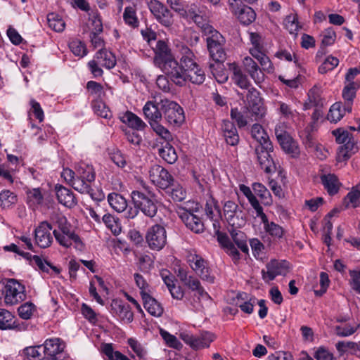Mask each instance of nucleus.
I'll list each match as a JSON object with an SVG mask.
<instances>
[{"instance_id": "obj_16", "label": "nucleus", "mask_w": 360, "mask_h": 360, "mask_svg": "<svg viewBox=\"0 0 360 360\" xmlns=\"http://www.w3.org/2000/svg\"><path fill=\"white\" fill-rule=\"evenodd\" d=\"M149 178L154 185L161 189L168 188L174 182V178L169 172L159 165L150 167Z\"/></svg>"}, {"instance_id": "obj_40", "label": "nucleus", "mask_w": 360, "mask_h": 360, "mask_svg": "<svg viewBox=\"0 0 360 360\" xmlns=\"http://www.w3.org/2000/svg\"><path fill=\"white\" fill-rule=\"evenodd\" d=\"M181 54L180 66H183L184 69H189L198 65L194 60L195 56L188 47L182 46L181 49Z\"/></svg>"}, {"instance_id": "obj_63", "label": "nucleus", "mask_w": 360, "mask_h": 360, "mask_svg": "<svg viewBox=\"0 0 360 360\" xmlns=\"http://www.w3.org/2000/svg\"><path fill=\"white\" fill-rule=\"evenodd\" d=\"M128 344L139 357H146L147 352L137 340L133 338H129L128 340Z\"/></svg>"}, {"instance_id": "obj_20", "label": "nucleus", "mask_w": 360, "mask_h": 360, "mask_svg": "<svg viewBox=\"0 0 360 360\" xmlns=\"http://www.w3.org/2000/svg\"><path fill=\"white\" fill-rule=\"evenodd\" d=\"M110 311L127 323H131L133 321L134 314L129 304L120 300H112L110 306Z\"/></svg>"}, {"instance_id": "obj_34", "label": "nucleus", "mask_w": 360, "mask_h": 360, "mask_svg": "<svg viewBox=\"0 0 360 360\" xmlns=\"http://www.w3.org/2000/svg\"><path fill=\"white\" fill-rule=\"evenodd\" d=\"M233 79L234 83L241 89H250L251 83L248 76L244 74L240 68L235 64H232Z\"/></svg>"}, {"instance_id": "obj_43", "label": "nucleus", "mask_w": 360, "mask_h": 360, "mask_svg": "<svg viewBox=\"0 0 360 360\" xmlns=\"http://www.w3.org/2000/svg\"><path fill=\"white\" fill-rule=\"evenodd\" d=\"M193 291H195L198 294V299H202L203 300L210 302L212 298L210 295L205 290L203 287L201 285L200 281L194 277L188 285L186 286Z\"/></svg>"}, {"instance_id": "obj_48", "label": "nucleus", "mask_w": 360, "mask_h": 360, "mask_svg": "<svg viewBox=\"0 0 360 360\" xmlns=\"http://www.w3.org/2000/svg\"><path fill=\"white\" fill-rule=\"evenodd\" d=\"M35 311L36 306L30 302H25L18 308V316L24 320L31 319Z\"/></svg>"}, {"instance_id": "obj_51", "label": "nucleus", "mask_w": 360, "mask_h": 360, "mask_svg": "<svg viewBox=\"0 0 360 360\" xmlns=\"http://www.w3.org/2000/svg\"><path fill=\"white\" fill-rule=\"evenodd\" d=\"M160 334L168 347L176 349H181L182 348V344L174 335L163 329H160Z\"/></svg>"}, {"instance_id": "obj_11", "label": "nucleus", "mask_w": 360, "mask_h": 360, "mask_svg": "<svg viewBox=\"0 0 360 360\" xmlns=\"http://www.w3.org/2000/svg\"><path fill=\"white\" fill-rule=\"evenodd\" d=\"M146 240L151 250H161L167 244V231L165 228L160 224H155L150 226L146 232Z\"/></svg>"}, {"instance_id": "obj_4", "label": "nucleus", "mask_w": 360, "mask_h": 360, "mask_svg": "<svg viewBox=\"0 0 360 360\" xmlns=\"http://www.w3.org/2000/svg\"><path fill=\"white\" fill-rule=\"evenodd\" d=\"M252 137L257 138V145L255 147V153L261 169L266 174L274 172L276 165L271 155L273 152V145L269 136Z\"/></svg>"}, {"instance_id": "obj_29", "label": "nucleus", "mask_w": 360, "mask_h": 360, "mask_svg": "<svg viewBox=\"0 0 360 360\" xmlns=\"http://www.w3.org/2000/svg\"><path fill=\"white\" fill-rule=\"evenodd\" d=\"M154 96V101H147L143 108V114L148 122L155 120H162V110L160 105L155 102V97Z\"/></svg>"}, {"instance_id": "obj_38", "label": "nucleus", "mask_w": 360, "mask_h": 360, "mask_svg": "<svg viewBox=\"0 0 360 360\" xmlns=\"http://www.w3.org/2000/svg\"><path fill=\"white\" fill-rule=\"evenodd\" d=\"M220 245L226 250V253L231 257L235 264L238 263L240 260V252L232 243L229 237H222L219 238Z\"/></svg>"}, {"instance_id": "obj_50", "label": "nucleus", "mask_w": 360, "mask_h": 360, "mask_svg": "<svg viewBox=\"0 0 360 360\" xmlns=\"http://www.w3.org/2000/svg\"><path fill=\"white\" fill-rule=\"evenodd\" d=\"M205 9V7L204 6L193 4L187 9L184 8L181 16L187 20H192L198 14L204 13Z\"/></svg>"}, {"instance_id": "obj_12", "label": "nucleus", "mask_w": 360, "mask_h": 360, "mask_svg": "<svg viewBox=\"0 0 360 360\" xmlns=\"http://www.w3.org/2000/svg\"><path fill=\"white\" fill-rule=\"evenodd\" d=\"M148 8L156 20L165 27H170L174 22L171 11L158 0H146Z\"/></svg>"}, {"instance_id": "obj_19", "label": "nucleus", "mask_w": 360, "mask_h": 360, "mask_svg": "<svg viewBox=\"0 0 360 360\" xmlns=\"http://www.w3.org/2000/svg\"><path fill=\"white\" fill-rule=\"evenodd\" d=\"M289 262L285 260L271 259L266 265V271L262 270L264 280L273 281L277 276H285L289 270Z\"/></svg>"}, {"instance_id": "obj_33", "label": "nucleus", "mask_w": 360, "mask_h": 360, "mask_svg": "<svg viewBox=\"0 0 360 360\" xmlns=\"http://www.w3.org/2000/svg\"><path fill=\"white\" fill-rule=\"evenodd\" d=\"M108 202L110 207L117 212H124L127 208V200L120 193H110L108 195Z\"/></svg>"}, {"instance_id": "obj_30", "label": "nucleus", "mask_w": 360, "mask_h": 360, "mask_svg": "<svg viewBox=\"0 0 360 360\" xmlns=\"http://www.w3.org/2000/svg\"><path fill=\"white\" fill-rule=\"evenodd\" d=\"M321 181L329 195L336 194L341 186L338 177L333 174H321Z\"/></svg>"}, {"instance_id": "obj_55", "label": "nucleus", "mask_w": 360, "mask_h": 360, "mask_svg": "<svg viewBox=\"0 0 360 360\" xmlns=\"http://www.w3.org/2000/svg\"><path fill=\"white\" fill-rule=\"evenodd\" d=\"M339 60L333 56H328L324 62L319 66V72L321 74H325L328 71L333 70L338 65Z\"/></svg>"}, {"instance_id": "obj_7", "label": "nucleus", "mask_w": 360, "mask_h": 360, "mask_svg": "<svg viewBox=\"0 0 360 360\" xmlns=\"http://www.w3.org/2000/svg\"><path fill=\"white\" fill-rule=\"evenodd\" d=\"M174 70L177 72V76L168 77L177 86H183L187 81L197 85L202 84L205 82V74L198 65L189 69H184L183 66L179 65V68H174Z\"/></svg>"}, {"instance_id": "obj_36", "label": "nucleus", "mask_w": 360, "mask_h": 360, "mask_svg": "<svg viewBox=\"0 0 360 360\" xmlns=\"http://www.w3.org/2000/svg\"><path fill=\"white\" fill-rule=\"evenodd\" d=\"M160 156L167 163L174 164L178 159L175 148L166 141L165 146L158 149Z\"/></svg>"}, {"instance_id": "obj_13", "label": "nucleus", "mask_w": 360, "mask_h": 360, "mask_svg": "<svg viewBox=\"0 0 360 360\" xmlns=\"http://www.w3.org/2000/svg\"><path fill=\"white\" fill-rule=\"evenodd\" d=\"M224 216L228 224L233 227L243 226L245 221L243 218V212L241 207L233 200H227L224 203Z\"/></svg>"}, {"instance_id": "obj_41", "label": "nucleus", "mask_w": 360, "mask_h": 360, "mask_svg": "<svg viewBox=\"0 0 360 360\" xmlns=\"http://www.w3.org/2000/svg\"><path fill=\"white\" fill-rule=\"evenodd\" d=\"M252 189L256 195H257L262 203L265 205H270L272 203V198L269 191L261 183H254Z\"/></svg>"}, {"instance_id": "obj_45", "label": "nucleus", "mask_w": 360, "mask_h": 360, "mask_svg": "<svg viewBox=\"0 0 360 360\" xmlns=\"http://www.w3.org/2000/svg\"><path fill=\"white\" fill-rule=\"evenodd\" d=\"M191 20L195 23L205 35L215 30L212 25L209 24L207 18L205 16V12L198 14Z\"/></svg>"}, {"instance_id": "obj_23", "label": "nucleus", "mask_w": 360, "mask_h": 360, "mask_svg": "<svg viewBox=\"0 0 360 360\" xmlns=\"http://www.w3.org/2000/svg\"><path fill=\"white\" fill-rule=\"evenodd\" d=\"M119 119L122 123L134 130L142 131L147 127L146 124L139 116L129 110L120 113Z\"/></svg>"}, {"instance_id": "obj_17", "label": "nucleus", "mask_w": 360, "mask_h": 360, "mask_svg": "<svg viewBox=\"0 0 360 360\" xmlns=\"http://www.w3.org/2000/svg\"><path fill=\"white\" fill-rule=\"evenodd\" d=\"M240 0H229L230 9L237 16L238 20L245 25L253 22L256 18L255 11L246 5H238Z\"/></svg>"}, {"instance_id": "obj_53", "label": "nucleus", "mask_w": 360, "mask_h": 360, "mask_svg": "<svg viewBox=\"0 0 360 360\" xmlns=\"http://www.w3.org/2000/svg\"><path fill=\"white\" fill-rule=\"evenodd\" d=\"M343 115L342 103H335L330 107L327 118L330 122H337L342 118Z\"/></svg>"}, {"instance_id": "obj_22", "label": "nucleus", "mask_w": 360, "mask_h": 360, "mask_svg": "<svg viewBox=\"0 0 360 360\" xmlns=\"http://www.w3.org/2000/svg\"><path fill=\"white\" fill-rule=\"evenodd\" d=\"M180 218L187 228L192 231L199 233L204 231V224L200 218L193 213L183 209L179 214Z\"/></svg>"}, {"instance_id": "obj_8", "label": "nucleus", "mask_w": 360, "mask_h": 360, "mask_svg": "<svg viewBox=\"0 0 360 360\" xmlns=\"http://www.w3.org/2000/svg\"><path fill=\"white\" fill-rule=\"evenodd\" d=\"M6 306L16 305L26 299L25 287L14 278L8 279L3 289Z\"/></svg>"}, {"instance_id": "obj_21", "label": "nucleus", "mask_w": 360, "mask_h": 360, "mask_svg": "<svg viewBox=\"0 0 360 360\" xmlns=\"http://www.w3.org/2000/svg\"><path fill=\"white\" fill-rule=\"evenodd\" d=\"M243 64L245 71L254 80L255 84H259L264 81L265 75L262 70L251 57H245L243 60Z\"/></svg>"}, {"instance_id": "obj_52", "label": "nucleus", "mask_w": 360, "mask_h": 360, "mask_svg": "<svg viewBox=\"0 0 360 360\" xmlns=\"http://www.w3.org/2000/svg\"><path fill=\"white\" fill-rule=\"evenodd\" d=\"M15 316L8 310L0 308V329L8 330Z\"/></svg>"}, {"instance_id": "obj_26", "label": "nucleus", "mask_w": 360, "mask_h": 360, "mask_svg": "<svg viewBox=\"0 0 360 360\" xmlns=\"http://www.w3.org/2000/svg\"><path fill=\"white\" fill-rule=\"evenodd\" d=\"M140 293L146 310L154 316H160L163 313V308L161 304L155 299L152 297L148 292L144 291Z\"/></svg>"}, {"instance_id": "obj_28", "label": "nucleus", "mask_w": 360, "mask_h": 360, "mask_svg": "<svg viewBox=\"0 0 360 360\" xmlns=\"http://www.w3.org/2000/svg\"><path fill=\"white\" fill-rule=\"evenodd\" d=\"M94 58L101 66L109 70L113 68L116 65L115 56L105 49H100L95 54Z\"/></svg>"}, {"instance_id": "obj_57", "label": "nucleus", "mask_w": 360, "mask_h": 360, "mask_svg": "<svg viewBox=\"0 0 360 360\" xmlns=\"http://www.w3.org/2000/svg\"><path fill=\"white\" fill-rule=\"evenodd\" d=\"M172 188L169 191L172 198L175 202H181L186 198V193L183 187L179 184H172Z\"/></svg>"}, {"instance_id": "obj_60", "label": "nucleus", "mask_w": 360, "mask_h": 360, "mask_svg": "<svg viewBox=\"0 0 360 360\" xmlns=\"http://www.w3.org/2000/svg\"><path fill=\"white\" fill-rule=\"evenodd\" d=\"M89 20L91 22V26L93 27L91 32L101 33L103 28L101 19L98 12H94L89 14Z\"/></svg>"}, {"instance_id": "obj_61", "label": "nucleus", "mask_w": 360, "mask_h": 360, "mask_svg": "<svg viewBox=\"0 0 360 360\" xmlns=\"http://www.w3.org/2000/svg\"><path fill=\"white\" fill-rule=\"evenodd\" d=\"M214 210H217L218 212H220L219 207L217 205V201L212 196H210L206 201L205 207V214L210 219L213 218Z\"/></svg>"}, {"instance_id": "obj_58", "label": "nucleus", "mask_w": 360, "mask_h": 360, "mask_svg": "<svg viewBox=\"0 0 360 360\" xmlns=\"http://www.w3.org/2000/svg\"><path fill=\"white\" fill-rule=\"evenodd\" d=\"M308 97L309 102L316 107L323 106V102L321 97L319 88L316 86L311 88L308 93Z\"/></svg>"}, {"instance_id": "obj_59", "label": "nucleus", "mask_w": 360, "mask_h": 360, "mask_svg": "<svg viewBox=\"0 0 360 360\" xmlns=\"http://www.w3.org/2000/svg\"><path fill=\"white\" fill-rule=\"evenodd\" d=\"M321 44L323 46H328L333 44L336 39V34L333 28L326 29L321 34Z\"/></svg>"}, {"instance_id": "obj_42", "label": "nucleus", "mask_w": 360, "mask_h": 360, "mask_svg": "<svg viewBox=\"0 0 360 360\" xmlns=\"http://www.w3.org/2000/svg\"><path fill=\"white\" fill-rule=\"evenodd\" d=\"M103 353L108 357V360H130L127 356L119 351H114L112 345L105 343L101 345Z\"/></svg>"}, {"instance_id": "obj_39", "label": "nucleus", "mask_w": 360, "mask_h": 360, "mask_svg": "<svg viewBox=\"0 0 360 360\" xmlns=\"http://www.w3.org/2000/svg\"><path fill=\"white\" fill-rule=\"evenodd\" d=\"M123 20L126 25L135 29L139 26V20L136 15L135 6H127L123 13Z\"/></svg>"}, {"instance_id": "obj_49", "label": "nucleus", "mask_w": 360, "mask_h": 360, "mask_svg": "<svg viewBox=\"0 0 360 360\" xmlns=\"http://www.w3.org/2000/svg\"><path fill=\"white\" fill-rule=\"evenodd\" d=\"M69 47L72 53L78 57L82 58L87 54V49L84 42L75 39L69 43Z\"/></svg>"}, {"instance_id": "obj_9", "label": "nucleus", "mask_w": 360, "mask_h": 360, "mask_svg": "<svg viewBox=\"0 0 360 360\" xmlns=\"http://www.w3.org/2000/svg\"><path fill=\"white\" fill-rule=\"evenodd\" d=\"M207 46L210 58L216 63H222L226 57L224 50L225 39L217 30L206 34Z\"/></svg>"}, {"instance_id": "obj_54", "label": "nucleus", "mask_w": 360, "mask_h": 360, "mask_svg": "<svg viewBox=\"0 0 360 360\" xmlns=\"http://www.w3.org/2000/svg\"><path fill=\"white\" fill-rule=\"evenodd\" d=\"M86 89L91 95L98 98H101L105 95L103 86L95 81H89L86 84Z\"/></svg>"}, {"instance_id": "obj_62", "label": "nucleus", "mask_w": 360, "mask_h": 360, "mask_svg": "<svg viewBox=\"0 0 360 360\" xmlns=\"http://www.w3.org/2000/svg\"><path fill=\"white\" fill-rule=\"evenodd\" d=\"M81 311L82 315L90 323H95L97 322V314L96 312L85 303H83L81 307Z\"/></svg>"}, {"instance_id": "obj_46", "label": "nucleus", "mask_w": 360, "mask_h": 360, "mask_svg": "<svg viewBox=\"0 0 360 360\" xmlns=\"http://www.w3.org/2000/svg\"><path fill=\"white\" fill-rule=\"evenodd\" d=\"M47 22L49 27L56 32H62L65 29V23L64 20L56 13L48 14Z\"/></svg>"}, {"instance_id": "obj_27", "label": "nucleus", "mask_w": 360, "mask_h": 360, "mask_svg": "<svg viewBox=\"0 0 360 360\" xmlns=\"http://www.w3.org/2000/svg\"><path fill=\"white\" fill-rule=\"evenodd\" d=\"M281 148L292 157L297 156L300 154L299 144L292 136H276Z\"/></svg>"}, {"instance_id": "obj_24", "label": "nucleus", "mask_w": 360, "mask_h": 360, "mask_svg": "<svg viewBox=\"0 0 360 360\" xmlns=\"http://www.w3.org/2000/svg\"><path fill=\"white\" fill-rule=\"evenodd\" d=\"M360 88V82L346 84L342 89V98L344 99L343 110L350 112L354 98L356 96L357 89Z\"/></svg>"}, {"instance_id": "obj_64", "label": "nucleus", "mask_w": 360, "mask_h": 360, "mask_svg": "<svg viewBox=\"0 0 360 360\" xmlns=\"http://www.w3.org/2000/svg\"><path fill=\"white\" fill-rule=\"evenodd\" d=\"M314 357L316 360H333V354L324 347H319L315 352Z\"/></svg>"}, {"instance_id": "obj_25", "label": "nucleus", "mask_w": 360, "mask_h": 360, "mask_svg": "<svg viewBox=\"0 0 360 360\" xmlns=\"http://www.w3.org/2000/svg\"><path fill=\"white\" fill-rule=\"evenodd\" d=\"M55 190L57 199L60 204L68 207H73L77 205V199L70 189L62 185H56Z\"/></svg>"}, {"instance_id": "obj_37", "label": "nucleus", "mask_w": 360, "mask_h": 360, "mask_svg": "<svg viewBox=\"0 0 360 360\" xmlns=\"http://www.w3.org/2000/svg\"><path fill=\"white\" fill-rule=\"evenodd\" d=\"M214 338V334L210 332H203L198 336H194L192 349L198 350L208 347Z\"/></svg>"}, {"instance_id": "obj_6", "label": "nucleus", "mask_w": 360, "mask_h": 360, "mask_svg": "<svg viewBox=\"0 0 360 360\" xmlns=\"http://www.w3.org/2000/svg\"><path fill=\"white\" fill-rule=\"evenodd\" d=\"M155 102L160 105L167 122L174 127H179L185 120L183 108L176 102L162 96H156Z\"/></svg>"}, {"instance_id": "obj_1", "label": "nucleus", "mask_w": 360, "mask_h": 360, "mask_svg": "<svg viewBox=\"0 0 360 360\" xmlns=\"http://www.w3.org/2000/svg\"><path fill=\"white\" fill-rule=\"evenodd\" d=\"M52 219L57 228L53 231V234L60 245L68 248L75 243L76 248L83 247L80 237L72 229L71 224L65 216L56 214Z\"/></svg>"}, {"instance_id": "obj_56", "label": "nucleus", "mask_w": 360, "mask_h": 360, "mask_svg": "<svg viewBox=\"0 0 360 360\" xmlns=\"http://www.w3.org/2000/svg\"><path fill=\"white\" fill-rule=\"evenodd\" d=\"M230 116L236 122L239 128L245 127L248 124L247 117L245 116L243 112L238 110L237 108H231Z\"/></svg>"}, {"instance_id": "obj_10", "label": "nucleus", "mask_w": 360, "mask_h": 360, "mask_svg": "<svg viewBox=\"0 0 360 360\" xmlns=\"http://www.w3.org/2000/svg\"><path fill=\"white\" fill-rule=\"evenodd\" d=\"M246 112L255 116V119L259 120L262 118L266 113V108L264 105L263 100L260 97V93L255 88L251 87L248 89L246 94L245 100Z\"/></svg>"}, {"instance_id": "obj_2", "label": "nucleus", "mask_w": 360, "mask_h": 360, "mask_svg": "<svg viewBox=\"0 0 360 360\" xmlns=\"http://www.w3.org/2000/svg\"><path fill=\"white\" fill-rule=\"evenodd\" d=\"M132 203L140 210V212L146 217L152 219L158 213V210L161 205L157 195L144 188L143 190H134L131 193Z\"/></svg>"}, {"instance_id": "obj_35", "label": "nucleus", "mask_w": 360, "mask_h": 360, "mask_svg": "<svg viewBox=\"0 0 360 360\" xmlns=\"http://www.w3.org/2000/svg\"><path fill=\"white\" fill-rule=\"evenodd\" d=\"M27 203L28 206L35 210L39 205H42L44 196L39 188L30 189L26 192Z\"/></svg>"}, {"instance_id": "obj_5", "label": "nucleus", "mask_w": 360, "mask_h": 360, "mask_svg": "<svg viewBox=\"0 0 360 360\" xmlns=\"http://www.w3.org/2000/svg\"><path fill=\"white\" fill-rule=\"evenodd\" d=\"M76 179L73 188L81 193H89L91 184L95 181L96 172L92 165L80 162L75 166Z\"/></svg>"}, {"instance_id": "obj_18", "label": "nucleus", "mask_w": 360, "mask_h": 360, "mask_svg": "<svg viewBox=\"0 0 360 360\" xmlns=\"http://www.w3.org/2000/svg\"><path fill=\"white\" fill-rule=\"evenodd\" d=\"M53 226L47 221H44L34 229V237L37 245L41 248H46L53 243Z\"/></svg>"}, {"instance_id": "obj_14", "label": "nucleus", "mask_w": 360, "mask_h": 360, "mask_svg": "<svg viewBox=\"0 0 360 360\" xmlns=\"http://www.w3.org/2000/svg\"><path fill=\"white\" fill-rule=\"evenodd\" d=\"M335 141L341 146L337 151L338 162H345L358 150L357 142L354 136H335Z\"/></svg>"}, {"instance_id": "obj_44", "label": "nucleus", "mask_w": 360, "mask_h": 360, "mask_svg": "<svg viewBox=\"0 0 360 360\" xmlns=\"http://www.w3.org/2000/svg\"><path fill=\"white\" fill-rule=\"evenodd\" d=\"M18 201L17 195L10 190H4L0 193V206L4 208H9Z\"/></svg>"}, {"instance_id": "obj_15", "label": "nucleus", "mask_w": 360, "mask_h": 360, "mask_svg": "<svg viewBox=\"0 0 360 360\" xmlns=\"http://www.w3.org/2000/svg\"><path fill=\"white\" fill-rule=\"evenodd\" d=\"M188 262L191 269L200 277L202 281L210 283L214 282V276L211 275L208 263L201 256L191 254L188 257Z\"/></svg>"}, {"instance_id": "obj_47", "label": "nucleus", "mask_w": 360, "mask_h": 360, "mask_svg": "<svg viewBox=\"0 0 360 360\" xmlns=\"http://www.w3.org/2000/svg\"><path fill=\"white\" fill-rule=\"evenodd\" d=\"M43 353L42 345L27 347L23 349L24 355L29 360H40L42 358Z\"/></svg>"}, {"instance_id": "obj_32", "label": "nucleus", "mask_w": 360, "mask_h": 360, "mask_svg": "<svg viewBox=\"0 0 360 360\" xmlns=\"http://www.w3.org/2000/svg\"><path fill=\"white\" fill-rule=\"evenodd\" d=\"M238 227L231 226L229 232L231 238L238 248L244 253H248L249 248L247 244V238L244 232L238 229Z\"/></svg>"}, {"instance_id": "obj_3", "label": "nucleus", "mask_w": 360, "mask_h": 360, "mask_svg": "<svg viewBox=\"0 0 360 360\" xmlns=\"http://www.w3.org/2000/svg\"><path fill=\"white\" fill-rule=\"evenodd\" d=\"M154 51L155 64L160 68L167 77H176L177 72H175L174 68H179V63L174 59L167 44L163 40H159Z\"/></svg>"}, {"instance_id": "obj_31", "label": "nucleus", "mask_w": 360, "mask_h": 360, "mask_svg": "<svg viewBox=\"0 0 360 360\" xmlns=\"http://www.w3.org/2000/svg\"><path fill=\"white\" fill-rule=\"evenodd\" d=\"M42 346L44 354L50 357H54L61 353L65 347L64 344L58 338L46 340Z\"/></svg>"}]
</instances>
